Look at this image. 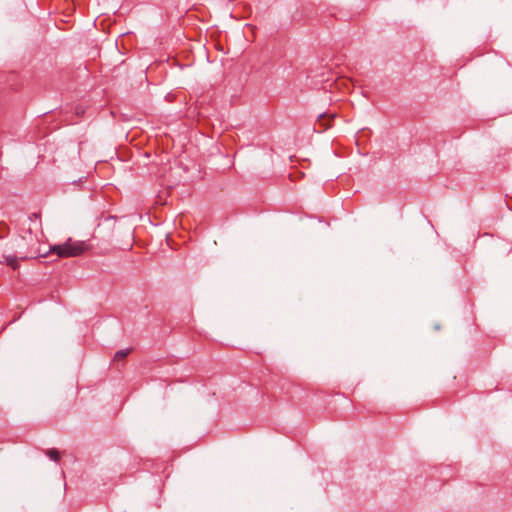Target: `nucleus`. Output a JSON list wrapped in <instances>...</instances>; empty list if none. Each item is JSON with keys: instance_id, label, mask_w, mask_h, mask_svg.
Instances as JSON below:
<instances>
[{"instance_id": "39448f33", "label": "nucleus", "mask_w": 512, "mask_h": 512, "mask_svg": "<svg viewBox=\"0 0 512 512\" xmlns=\"http://www.w3.org/2000/svg\"><path fill=\"white\" fill-rule=\"evenodd\" d=\"M47 455L54 461L59 460V452L55 449H50L47 451Z\"/></svg>"}, {"instance_id": "20e7f679", "label": "nucleus", "mask_w": 512, "mask_h": 512, "mask_svg": "<svg viewBox=\"0 0 512 512\" xmlns=\"http://www.w3.org/2000/svg\"><path fill=\"white\" fill-rule=\"evenodd\" d=\"M130 353V349H124V350H120V351H117L115 353V356H114V359L115 360H122L124 359L128 354Z\"/></svg>"}, {"instance_id": "f03ea898", "label": "nucleus", "mask_w": 512, "mask_h": 512, "mask_svg": "<svg viewBox=\"0 0 512 512\" xmlns=\"http://www.w3.org/2000/svg\"><path fill=\"white\" fill-rule=\"evenodd\" d=\"M89 249L90 245L87 242L69 238L62 244L51 246L48 252L40 254V256L47 257L49 254H56L60 258H70L82 255Z\"/></svg>"}, {"instance_id": "7ed1b4c3", "label": "nucleus", "mask_w": 512, "mask_h": 512, "mask_svg": "<svg viewBox=\"0 0 512 512\" xmlns=\"http://www.w3.org/2000/svg\"><path fill=\"white\" fill-rule=\"evenodd\" d=\"M5 264L8 266H11L13 269L18 268V261L15 256H6L5 257Z\"/></svg>"}, {"instance_id": "f257e3e1", "label": "nucleus", "mask_w": 512, "mask_h": 512, "mask_svg": "<svg viewBox=\"0 0 512 512\" xmlns=\"http://www.w3.org/2000/svg\"><path fill=\"white\" fill-rule=\"evenodd\" d=\"M20 236L26 242L28 248L33 250L37 256L43 254L38 247L44 237L42 221L39 216L34 215L23 223Z\"/></svg>"}]
</instances>
